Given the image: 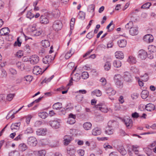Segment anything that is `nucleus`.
Masks as SVG:
<instances>
[{
	"instance_id": "obj_45",
	"label": "nucleus",
	"mask_w": 156,
	"mask_h": 156,
	"mask_svg": "<svg viewBox=\"0 0 156 156\" xmlns=\"http://www.w3.org/2000/svg\"><path fill=\"white\" fill-rule=\"evenodd\" d=\"M89 74L88 73L86 72H83L81 75V77L83 79H86L89 77Z\"/></svg>"
},
{
	"instance_id": "obj_15",
	"label": "nucleus",
	"mask_w": 156,
	"mask_h": 156,
	"mask_svg": "<svg viewBox=\"0 0 156 156\" xmlns=\"http://www.w3.org/2000/svg\"><path fill=\"white\" fill-rule=\"evenodd\" d=\"M9 32L10 30L8 27H4L0 30V35H6L9 34Z\"/></svg>"
},
{
	"instance_id": "obj_64",
	"label": "nucleus",
	"mask_w": 156,
	"mask_h": 156,
	"mask_svg": "<svg viewBox=\"0 0 156 156\" xmlns=\"http://www.w3.org/2000/svg\"><path fill=\"white\" fill-rule=\"evenodd\" d=\"M27 18H31L34 17V15L31 13V12L29 11L27 14Z\"/></svg>"
},
{
	"instance_id": "obj_34",
	"label": "nucleus",
	"mask_w": 156,
	"mask_h": 156,
	"mask_svg": "<svg viewBox=\"0 0 156 156\" xmlns=\"http://www.w3.org/2000/svg\"><path fill=\"white\" fill-rule=\"evenodd\" d=\"M139 146L137 145H133L132 146V149L136 154H138L139 153Z\"/></svg>"
},
{
	"instance_id": "obj_42",
	"label": "nucleus",
	"mask_w": 156,
	"mask_h": 156,
	"mask_svg": "<svg viewBox=\"0 0 156 156\" xmlns=\"http://www.w3.org/2000/svg\"><path fill=\"white\" fill-rule=\"evenodd\" d=\"M103 147L105 150H107L108 149H112L113 148V147L108 143H105L104 144Z\"/></svg>"
},
{
	"instance_id": "obj_33",
	"label": "nucleus",
	"mask_w": 156,
	"mask_h": 156,
	"mask_svg": "<svg viewBox=\"0 0 156 156\" xmlns=\"http://www.w3.org/2000/svg\"><path fill=\"white\" fill-rule=\"evenodd\" d=\"M117 124L116 121L113 120L110 121L108 122V126L109 127H114L115 125Z\"/></svg>"
},
{
	"instance_id": "obj_44",
	"label": "nucleus",
	"mask_w": 156,
	"mask_h": 156,
	"mask_svg": "<svg viewBox=\"0 0 156 156\" xmlns=\"http://www.w3.org/2000/svg\"><path fill=\"white\" fill-rule=\"evenodd\" d=\"M151 5V3L150 2H146L143 5L141 8V9H148L150 6Z\"/></svg>"
},
{
	"instance_id": "obj_39",
	"label": "nucleus",
	"mask_w": 156,
	"mask_h": 156,
	"mask_svg": "<svg viewBox=\"0 0 156 156\" xmlns=\"http://www.w3.org/2000/svg\"><path fill=\"white\" fill-rule=\"evenodd\" d=\"M9 156H19L20 154L17 151H13L9 153Z\"/></svg>"
},
{
	"instance_id": "obj_23",
	"label": "nucleus",
	"mask_w": 156,
	"mask_h": 156,
	"mask_svg": "<svg viewBox=\"0 0 156 156\" xmlns=\"http://www.w3.org/2000/svg\"><path fill=\"white\" fill-rule=\"evenodd\" d=\"M51 14L54 17L58 18L60 16V12L58 9H55L51 12Z\"/></svg>"
},
{
	"instance_id": "obj_52",
	"label": "nucleus",
	"mask_w": 156,
	"mask_h": 156,
	"mask_svg": "<svg viewBox=\"0 0 156 156\" xmlns=\"http://www.w3.org/2000/svg\"><path fill=\"white\" fill-rule=\"evenodd\" d=\"M23 49L27 53H29L30 51V47L29 44L26 45L23 48Z\"/></svg>"
},
{
	"instance_id": "obj_59",
	"label": "nucleus",
	"mask_w": 156,
	"mask_h": 156,
	"mask_svg": "<svg viewBox=\"0 0 156 156\" xmlns=\"http://www.w3.org/2000/svg\"><path fill=\"white\" fill-rule=\"evenodd\" d=\"M23 55L22 51H20L16 53V55L19 58H20L23 56Z\"/></svg>"
},
{
	"instance_id": "obj_47",
	"label": "nucleus",
	"mask_w": 156,
	"mask_h": 156,
	"mask_svg": "<svg viewBox=\"0 0 156 156\" xmlns=\"http://www.w3.org/2000/svg\"><path fill=\"white\" fill-rule=\"evenodd\" d=\"M121 76L120 74L115 75L114 76V80L115 82L121 80Z\"/></svg>"
},
{
	"instance_id": "obj_13",
	"label": "nucleus",
	"mask_w": 156,
	"mask_h": 156,
	"mask_svg": "<svg viewBox=\"0 0 156 156\" xmlns=\"http://www.w3.org/2000/svg\"><path fill=\"white\" fill-rule=\"evenodd\" d=\"M139 32L138 28L137 27H133L129 30V34L132 36L137 35Z\"/></svg>"
},
{
	"instance_id": "obj_8",
	"label": "nucleus",
	"mask_w": 156,
	"mask_h": 156,
	"mask_svg": "<svg viewBox=\"0 0 156 156\" xmlns=\"http://www.w3.org/2000/svg\"><path fill=\"white\" fill-rule=\"evenodd\" d=\"M123 78L124 80L126 82H130L132 81V77L130 74L128 72L124 73Z\"/></svg>"
},
{
	"instance_id": "obj_53",
	"label": "nucleus",
	"mask_w": 156,
	"mask_h": 156,
	"mask_svg": "<svg viewBox=\"0 0 156 156\" xmlns=\"http://www.w3.org/2000/svg\"><path fill=\"white\" fill-rule=\"evenodd\" d=\"M94 34L92 32H89L86 35V37L90 39L92 38L94 36Z\"/></svg>"
},
{
	"instance_id": "obj_41",
	"label": "nucleus",
	"mask_w": 156,
	"mask_h": 156,
	"mask_svg": "<svg viewBox=\"0 0 156 156\" xmlns=\"http://www.w3.org/2000/svg\"><path fill=\"white\" fill-rule=\"evenodd\" d=\"M31 119V117L28 116L23 117L22 120L23 122H26L27 125H28L29 124Z\"/></svg>"
},
{
	"instance_id": "obj_11",
	"label": "nucleus",
	"mask_w": 156,
	"mask_h": 156,
	"mask_svg": "<svg viewBox=\"0 0 156 156\" xmlns=\"http://www.w3.org/2000/svg\"><path fill=\"white\" fill-rule=\"evenodd\" d=\"M20 125V122H16L12 123L11 126V129L12 131L13 132H16L19 130Z\"/></svg>"
},
{
	"instance_id": "obj_36",
	"label": "nucleus",
	"mask_w": 156,
	"mask_h": 156,
	"mask_svg": "<svg viewBox=\"0 0 156 156\" xmlns=\"http://www.w3.org/2000/svg\"><path fill=\"white\" fill-rule=\"evenodd\" d=\"M38 116L41 118L44 119L46 118L48 115V113L45 112H42L39 113Z\"/></svg>"
},
{
	"instance_id": "obj_29",
	"label": "nucleus",
	"mask_w": 156,
	"mask_h": 156,
	"mask_svg": "<svg viewBox=\"0 0 156 156\" xmlns=\"http://www.w3.org/2000/svg\"><path fill=\"white\" fill-rule=\"evenodd\" d=\"M41 44L43 47L45 48H47L50 45L49 41L46 40H42L41 42Z\"/></svg>"
},
{
	"instance_id": "obj_18",
	"label": "nucleus",
	"mask_w": 156,
	"mask_h": 156,
	"mask_svg": "<svg viewBox=\"0 0 156 156\" xmlns=\"http://www.w3.org/2000/svg\"><path fill=\"white\" fill-rule=\"evenodd\" d=\"M144 41L148 43L152 42L154 39L153 37L150 34L146 35L144 37Z\"/></svg>"
},
{
	"instance_id": "obj_54",
	"label": "nucleus",
	"mask_w": 156,
	"mask_h": 156,
	"mask_svg": "<svg viewBox=\"0 0 156 156\" xmlns=\"http://www.w3.org/2000/svg\"><path fill=\"white\" fill-rule=\"evenodd\" d=\"M115 84L118 87L121 88L123 86V83L121 82V80L115 82Z\"/></svg>"
},
{
	"instance_id": "obj_51",
	"label": "nucleus",
	"mask_w": 156,
	"mask_h": 156,
	"mask_svg": "<svg viewBox=\"0 0 156 156\" xmlns=\"http://www.w3.org/2000/svg\"><path fill=\"white\" fill-rule=\"evenodd\" d=\"M24 79H25L24 80H26L27 82H30L32 80L33 77L30 75H28L25 76Z\"/></svg>"
},
{
	"instance_id": "obj_20",
	"label": "nucleus",
	"mask_w": 156,
	"mask_h": 156,
	"mask_svg": "<svg viewBox=\"0 0 156 156\" xmlns=\"http://www.w3.org/2000/svg\"><path fill=\"white\" fill-rule=\"evenodd\" d=\"M46 130L45 129H38L36 131V134L38 136H44L46 134Z\"/></svg>"
},
{
	"instance_id": "obj_28",
	"label": "nucleus",
	"mask_w": 156,
	"mask_h": 156,
	"mask_svg": "<svg viewBox=\"0 0 156 156\" xmlns=\"http://www.w3.org/2000/svg\"><path fill=\"white\" fill-rule=\"evenodd\" d=\"M148 52L154 53L156 52V47L154 45L149 46L148 47Z\"/></svg>"
},
{
	"instance_id": "obj_2",
	"label": "nucleus",
	"mask_w": 156,
	"mask_h": 156,
	"mask_svg": "<svg viewBox=\"0 0 156 156\" xmlns=\"http://www.w3.org/2000/svg\"><path fill=\"white\" fill-rule=\"evenodd\" d=\"M76 69V67L75 68V69L73 71L72 73H71V75L72 77L70 80L69 81V83L67 85V86H70L71 85V83H72V81L74 80L76 81H79L80 78V75L78 73H76L75 74H73V73L75 70Z\"/></svg>"
},
{
	"instance_id": "obj_58",
	"label": "nucleus",
	"mask_w": 156,
	"mask_h": 156,
	"mask_svg": "<svg viewBox=\"0 0 156 156\" xmlns=\"http://www.w3.org/2000/svg\"><path fill=\"white\" fill-rule=\"evenodd\" d=\"M75 21V19L72 18L71 19L70 23V29L72 30L73 29V25L74 24V22Z\"/></svg>"
},
{
	"instance_id": "obj_48",
	"label": "nucleus",
	"mask_w": 156,
	"mask_h": 156,
	"mask_svg": "<svg viewBox=\"0 0 156 156\" xmlns=\"http://www.w3.org/2000/svg\"><path fill=\"white\" fill-rule=\"evenodd\" d=\"M133 26V23L132 21H129L125 25V28L127 29H131Z\"/></svg>"
},
{
	"instance_id": "obj_10",
	"label": "nucleus",
	"mask_w": 156,
	"mask_h": 156,
	"mask_svg": "<svg viewBox=\"0 0 156 156\" xmlns=\"http://www.w3.org/2000/svg\"><path fill=\"white\" fill-rule=\"evenodd\" d=\"M39 58L36 55H32L30 58V62L31 64H36L39 61Z\"/></svg>"
},
{
	"instance_id": "obj_60",
	"label": "nucleus",
	"mask_w": 156,
	"mask_h": 156,
	"mask_svg": "<svg viewBox=\"0 0 156 156\" xmlns=\"http://www.w3.org/2000/svg\"><path fill=\"white\" fill-rule=\"evenodd\" d=\"M10 73L12 75H16L17 74V71L15 69L13 68H10L9 69Z\"/></svg>"
},
{
	"instance_id": "obj_38",
	"label": "nucleus",
	"mask_w": 156,
	"mask_h": 156,
	"mask_svg": "<svg viewBox=\"0 0 156 156\" xmlns=\"http://www.w3.org/2000/svg\"><path fill=\"white\" fill-rule=\"evenodd\" d=\"M72 49H70L69 51L66 53L65 55V58L66 59H68L70 58L72 55L73 52L72 53Z\"/></svg>"
},
{
	"instance_id": "obj_4",
	"label": "nucleus",
	"mask_w": 156,
	"mask_h": 156,
	"mask_svg": "<svg viewBox=\"0 0 156 156\" xmlns=\"http://www.w3.org/2000/svg\"><path fill=\"white\" fill-rule=\"evenodd\" d=\"M49 66V65H48L45 69L42 71V69L39 66H36L33 69V73L34 74H35L36 75L41 74L48 68Z\"/></svg>"
},
{
	"instance_id": "obj_61",
	"label": "nucleus",
	"mask_w": 156,
	"mask_h": 156,
	"mask_svg": "<svg viewBox=\"0 0 156 156\" xmlns=\"http://www.w3.org/2000/svg\"><path fill=\"white\" fill-rule=\"evenodd\" d=\"M95 9V6L94 5H91L89 6L88 10L89 11L94 12Z\"/></svg>"
},
{
	"instance_id": "obj_14",
	"label": "nucleus",
	"mask_w": 156,
	"mask_h": 156,
	"mask_svg": "<svg viewBox=\"0 0 156 156\" xmlns=\"http://www.w3.org/2000/svg\"><path fill=\"white\" fill-rule=\"evenodd\" d=\"M125 122L126 127L128 129L131 128L133 126L132 120L129 118L125 119Z\"/></svg>"
},
{
	"instance_id": "obj_50",
	"label": "nucleus",
	"mask_w": 156,
	"mask_h": 156,
	"mask_svg": "<svg viewBox=\"0 0 156 156\" xmlns=\"http://www.w3.org/2000/svg\"><path fill=\"white\" fill-rule=\"evenodd\" d=\"M14 96V94H9L7 96L6 99L8 101H10L12 100Z\"/></svg>"
},
{
	"instance_id": "obj_22",
	"label": "nucleus",
	"mask_w": 156,
	"mask_h": 156,
	"mask_svg": "<svg viewBox=\"0 0 156 156\" xmlns=\"http://www.w3.org/2000/svg\"><path fill=\"white\" fill-rule=\"evenodd\" d=\"M53 108L54 109L60 110L62 108V104L60 102L56 103L53 105Z\"/></svg>"
},
{
	"instance_id": "obj_31",
	"label": "nucleus",
	"mask_w": 156,
	"mask_h": 156,
	"mask_svg": "<svg viewBox=\"0 0 156 156\" xmlns=\"http://www.w3.org/2000/svg\"><path fill=\"white\" fill-rule=\"evenodd\" d=\"M91 95L92 96L96 95L97 96L99 97L101 95V92L99 90H95L92 91Z\"/></svg>"
},
{
	"instance_id": "obj_12",
	"label": "nucleus",
	"mask_w": 156,
	"mask_h": 156,
	"mask_svg": "<svg viewBox=\"0 0 156 156\" xmlns=\"http://www.w3.org/2000/svg\"><path fill=\"white\" fill-rule=\"evenodd\" d=\"M40 22L41 24H47L49 22L48 18L45 15H42L40 18Z\"/></svg>"
},
{
	"instance_id": "obj_62",
	"label": "nucleus",
	"mask_w": 156,
	"mask_h": 156,
	"mask_svg": "<svg viewBox=\"0 0 156 156\" xmlns=\"http://www.w3.org/2000/svg\"><path fill=\"white\" fill-rule=\"evenodd\" d=\"M132 117L134 118H137L139 117V114L137 112H134L131 115Z\"/></svg>"
},
{
	"instance_id": "obj_19",
	"label": "nucleus",
	"mask_w": 156,
	"mask_h": 156,
	"mask_svg": "<svg viewBox=\"0 0 156 156\" xmlns=\"http://www.w3.org/2000/svg\"><path fill=\"white\" fill-rule=\"evenodd\" d=\"M118 44L119 46L121 48H124L126 46L127 41L125 39H121L118 41Z\"/></svg>"
},
{
	"instance_id": "obj_30",
	"label": "nucleus",
	"mask_w": 156,
	"mask_h": 156,
	"mask_svg": "<svg viewBox=\"0 0 156 156\" xmlns=\"http://www.w3.org/2000/svg\"><path fill=\"white\" fill-rule=\"evenodd\" d=\"M148 91L145 90H143L141 93V95L142 98L144 99H145L147 98L148 97Z\"/></svg>"
},
{
	"instance_id": "obj_7",
	"label": "nucleus",
	"mask_w": 156,
	"mask_h": 156,
	"mask_svg": "<svg viewBox=\"0 0 156 156\" xmlns=\"http://www.w3.org/2000/svg\"><path fill=\"white\" fill-rule=\"evenodd\" d=\"M55 55H54V57L53 58H52V56L51 55H48L45 56L43 59V62L45 64H47L49 65L52 61V60H53Z\"/></svg>"
},
{
	"instance_id": "obj_3",
	"label": "nucleus",
	"mask_w": 156,
	"mask_h": 156,
	"mask_svg": "<svg viewBox=\"0 0 156 156\" xmlns=\"http://www.w3.org/2000/svg\"><path fill=\"white\" fill-rule=\"evenodd\" d=\"M94 108L96 109L105 113H106L108 111L107 107L105 104L103 103L99 104L96 105Z\"/></svg>"
},
{
	"instance_id": "obj_63",
	"label": "nucleus",
	"mask_w": 156,
	"mask_h": 156,
	"mask_svg": "<svg viewBox=\"0 0 156 156\" xmlns=\"http://www.w3.org/2000/svg\"><path fill=\"white\" fill-rule=\"evenodd\" d=\"M77 152L78 154L80 156H83L84 155V151L83 150L80 149L77 151Z\"/></svg>"
},
{
	"instance_id": "obj_5",
	"label": "nucleus",
	"mask_w": 156,
	"mask_h": 156,
	"mask_svg": "<svg viewBox=\"0 0 156 156\" xmlns=\"http://www.w3.org/2000/svg\"><path fill=\"white\" fill-rule=\"evenodd\" d=\"M37 143L36 138L33 136L29 137L27 140L28 144L31 146H35Z\"/></svg>"
},
{
	"instance_id": "obj_37",
	"label": "nucleus",
	"mask_w": 156,
	"mask_h": 156,
	"mask_svg": "<svg viewBox=\"0 0 156 156\" xmlns=\"http://www.w3.org/2000/svg\"><path fill=\"white\" fill-rule=\"evenodd\" d=\"M113 65L115 67H119L121 66V62L119 60H115L113 62Z\"/></svg>"
},
{
	"instance_id": "obj_49",
	"label": "nucleus",
	"mask_w": 156,
	"mask_h": 156,
	"mask_svg": "<svg viewBox=\"0 0 156 156\" xmlns=\"http://www.w3.org/2000/svg\"><path fill=\"white\" fill-rule=\"evenodd\" d=\"M142 81L146 82L149 79V76L147 74H145L144 75L141 76Z\"/></svg>"
},
{
	"instance_id": "obj_27",
	"label": "nucleus",
	"mask_w": 156,
	"mask_h": 156,
	"mask_svg": "<svg viewBox=\"0 0 156 156\" xmlns=\"http://www.w3.org/2000/svg\"><path fill=\"white\" fill-rule=\"evenodd\" d=\"M27 148L26 145L24 143L20 144L19 146V149L21 151H25Z\"/></svg>"
},
{
	"instance_id": "obj_46",
	"label": "nucleus",
	"mask_w": 156,
	"mask_h": 156,
	"mask_svg": "<svg viewBox=\"0 0 156 156\" xmlns=\"http://www.w3.org/2000/svg\"><path fill=\"white\" fill-rule=\"evenodd\" d=\"M67 122L70 124H73L76 122V118H68Z\"/></svg>"
},
{
	"instance_id": "obj_56",
	"label": "nucleus",
	"mask_w": 156,
	"mask_h": 156,
	"mask_svg": "<svg viewBox=\"0 0 156 156\" xmlns=\"http://www.w3.org/2000/svg\"><path fill=\"white\" fill-rule=\"evenodd\" d=\"M80 18L81 19H84L85 16V14L82 11H80L79 14Z\"/></svg>"
},
{
	"instance_id": "obj_57",
	"label": "nucleus",
	"mask_w": 156,
	"mask_h": 156,
	"mask_svg": "<svg viewBox=\"0 0 156 156\" xmlns=\"http://www.w3.org/2000/svg\"><path fill=\"white\" fill-rule=\"evenodd\" d=\"M105 133L108 135L112 134L113 133V131L112 129H107L105 131Z\"/></svg>"
},
{
	"instance_id": "obj_6",
	"label": "nucleus",
	"mask_w": 156,
	"mask_h": 156,
	"mask_svg": "<svg viewBox=\"0 0 156 156\" xmlns=\"http://www.w3.org/2000/svg\"><path fill=\"white\" fill-rule=\"evenodd\" d=\"M49 125L53 128L58 129L60 126V122L58 120H51L49 122Z\"/></svg>"
},
{
	"instance_id": "obj_21",
	"label": "nucleus",
	"mask_w": 156,
	"mask_h": 156,
	"mask_svg": "<svg viewBox=\"0 0 156 156\" xmlns=\"http://www.w3.org/2000/svg\"><path fill=\"white\" fill-rule=\"evenodd\" d=\"M64 144L65 145H67L72 140V138L69 136H65L64 137Z\"/></svg>"
},
{
	"instance_id": "obj_26",
	"label": "nucleus",
	"mask_w": 156,
	"mask_h": 156,
	"mask_svg": "<svg viewBox=\"0 0 156 156\" xmlns=\"http://www.w3.org/2000/svg\"><path fill=\"white\" fill-rule=\"evenodd\" d=\"M83 126L85 130H87L91 129L92 124L90 122H86L83 124Z\"/></svg>"
},
{
	"instance_id": "obj_43",
	"label": "nucleus",
	"mask_w": 156,
	"mask_h": 156,
	"mask_svg": "<svg viewBox=\"0 0 156 156\" xmlns=\"http://www.w3.org/2000/svg\"><path fill=\"white\" fill-rule=\"evenodd\" d=\"M104 67L105 70H109L111 68L110 63L109 62H106L104 65Z\"/></svg>"
},
{
	"instance_id": "obj_17",
	"label": "nucleus",
	"mask_w": 156,
	"mask_h": 156,
	"mask_svg": "<svg viewBox=\"0 0 156 156\" xmlns=\"http://www.w3.org/2000/svg\"><path fill=\"white\" fill-rule=\"evenodd\" d=\"M116 93V91L111 87H109L106 90V93L108 96H113Z\"/></svg>"
},
{
	"instance_id": "obj_35",
	"label": "nucleus",
	"mask_w": 156,
	"mask_h": 156,
	"mask_svg": "<svg viewBox=\"0 0 156 156\" xmlns=\"http://www.w3.org/2000/svg\"><path fill=\"white\" fill-rule=\"evenodd\" d=\"M128 61L130 63L132 64H135L136 62V58L132 56H130L129 57Z\"/></svg>"
},
{
	"instance_id": "obj_40",
	"label": "nucleus",
	"mask_w": 156,
	"mask_h": 156,
	"mask_svg": "<svg viewBox=\"0 0 156 156\" xmlns=\"http://www.w3.org/2000/svg\"><path fill=\"white\" fill-rule=\"evenodd\" d=\"M118 150L120 153L123 155H125L126 154V151L124 148L121 146L119 147Z\"/></svg>"
},
{
	"instance_id": "obj_1",
	"label": "nucleus",
	"mask_w": 156,
	"mask_h": 156,
	"mask_svg": "<svg viewBox=\"0 0 156 156\" xmlns=\"http://www.w3.org/2000/svg\"><path fill=\"white\" fill-rule=\"evenodd\" d=\"M63 25L62 22L59 20H56L53 23L52 28L54 30L58 31L62 28Z\"/></svg>"
},
{
	"instance_id": "obj_24",
	"label": "nucleus",
	"mask_w": 156,
	"mask_h": 156,
	"mask_svg": "<svg viewBox=\"0 0 156 156\" xmlns=\"http://www.w3.org/2000/svg\"><path fill=\"white\" fill-rule=\"evenodd\" d=\"M115 57L118 59H122L124 58V56L123 53L121 51L116 52L115 53Z\"/></svg>"
},
{
	"instance_id": "obj_55",
	"label": "nucleus",
	"mask_w": 156,
	"mask_h": 156,
	"mask_svg": "<svg viewBox=\"0 0 156 156\" xmlns=\"http://www.w3.org/2000/svg\"><path fill=\"white\" fill-rule=\"evenodd\" d=\"M39 156H45L46 154V151L44 150H41L38 151Z\"/></svg>"
},
{
	"instance_id": "obj_25",
	"label": "nucleus",
	"mask_w": 156,
	"mask_h": 156,
	"mask_svg": "<svg viewBox=\"0 0 156 156\" xmlns=\"http://www.w3.org/2000/svg\"><path fill=\"white\" fill-rule=\"evenodd\" d=\"M101 131L100 129L98 128H95L93 129L92 134L94 136H97L101 134Z\"/></svg>"
},
{
	"instance_id": "obj_32",
	"label": "nucleus",
	"mask_w": 156,
	"mask_h": 156,
	"mask_svg": "<svg viewBox=\"0 0 156 156\" xmlns=\"http://www.w3.org/2000/svg\"><path fill=\"white\" fill-rule=\"evenodd\" d=\"M33 132V129L30 127H28L25 130L24 133L25 134H31Z\"/></svg>"
},
{
	"instance_id": "obj_16",
	"label": "nucleus",
	"mask_w": 156,
	"mask_h": 156,
	"mask_svg": "<svg viewBox=\"0 0 156 156\" xmlns=\"http://www.w3.org/2000/svg\"><path fill=\"white\" fill-rule=\"evenodd\" d=\"M145 109L148 111H152L155 110V106L153 104L150 103L147 104L145 106Z\"/></svg>"
},
{
	"instance_id": "obj_9",
	"label": "nucleus",
	"mask_w": 156,
	"mask_h": 156,
	"mask_svg": "<svg viewBox=\"0 0 156 156\" xmlns=\"http://www.w3.org/2000/svg\"><path fill=\"white\" fill-rule=\"evenodd\" d=\"M138 57L141 59H145L147 56V54L145 51L143 50H141L139 51Z\"/></svg>"
}]
</instances>
